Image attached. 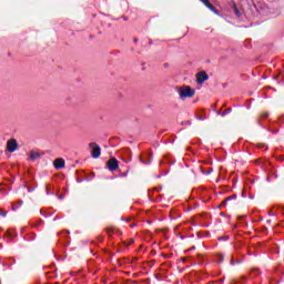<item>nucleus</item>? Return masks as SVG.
I'll return each mask as SVG.
<instances>
[{
	"label": "nucleus",
	"mask_w": 284,
	"mask_h": 284,
	"mask_svg": "<svg viewBox=\"0 0 284 284\" xmlns=\"http://www.w3.org/2000/svg\"><path fill=\"white\" fill-rule=\"evenodd\" d=\"M196 94V91H194L191 87L183 85L179 90V95L182 101H185V99H192Z\"/></svg>",
	"instance_id": "1"
},
{
	"label": "nucleus",
	"mask_w": 284,
	"mask_h": 284,
	"mask_svg": "<svg viewBox=\"0 0 284 284\" xmlns=\"http://www.w3.org/2000/svg\"><path fill=\"white\" fill-rule=\"evenodd\" d=\"M89 148H92L91 156L93 159H99V156H101V146H99L95 142H91Z\"/></svg>",
	"instance_id": "2"
},
{
	"label": "nucleus",
	"mask_w": 284,
	"mask_h": 284,
	"mask_svg": "<svg viewBox=\"0 0 284 284\" xmlns=\"http://www.w3.org/2000/svg\"><path fill=\"white\" fill-rule=\"evenodd\" d=\"M106 168L110 170V172H114L119 169V160L116 158H112L106 162Z\"/></svg>",
	"instance_id": "3"
},
{
	"label": "nucleus",
	"mask_w": 284,
	"mask_h": 284,
	"mask_svg": "<svg viewBox=\"0 0 284 284\" xmlns=\"http://www.w3.org/2000/svg\"><path fill=\"white\" fill-rule=\"evenodd\" d=\"M207 79H210V75H207L205 71H201L196 74V81L200 85H203Z\"/></svg>",
	"instance_id": "4"
},
{
	"label": "nucleus",
	"mask_w": 284,
	"mask_h": 284,
	"mask_svg": "<svg viewBox=\"0 0 284 284\" xmlns=\"http://www.w3.org/2000/svg\"><path fill=\"white\" fill-rule=\"evenodd\" d=\"M17 148H19V143L14 139H10L7 142L8 152H17Z\"/></svg>",
	"instance_id": "5"
},
{
	"label": "nucleus",
	"mask_w": 284,
	"mask_h": 284,
	"mask_svg": "<svg viewBox=\"0 0 284 284\" xmlns=\"http://www.w3.org/2000/svg\"><path fill=\"white\" fill-rule=\"evenodd\" d=\"M266 14H273V17H278L281 14V8L271 6L267 8Z\"/></svg>",
	"instance_id": "6"
},
{
	"label": "nucleus",
	"mask_w": 284,
	"mask_h": 284,
	"mask_svg": "<svg viewBox=\"0 0 284 284\" xmlns=\"http://www.w3.org/2000/svg\"><path fill=\"white\" fill-rule=\"evenodd\" d=\"M53 165H54L55 170H63V168H65V160L58 158L53 162Z\"/></svg>",
	"instance_id": "7"
},
{
	"label": "nucleus",
	"mask_w": 284,
	"mask_h": 284,
	"mask_svg": "<svg viewBox=\"0 0 284 284\" xmlns=\"http://www.w3.org/2000/svg\"><path fill=\"white\" fill-rule=\"evenodd\" d=\"M41 154L39 152L31 151L30 153V161H37V159H40Z\"/></svg>",
	"instance_id": "8"
},
{
	"label": "nucleus",
	"mask_w": 284,
	"mask_h": 284,
	"mask_svg": "<svg viewBox=\"0 0 284 284\" xmlns=\"http://www.w3.org/2000/svg\"><path fill=\"white\" fill-rule=\"evenodd\" d=\"M260 274H261V271L258 268H253L251 271L250 276H251V278H256V276H258Z\"/></svg>",
	"instance_id": "9"
},
{
	"label": "nucleus",
	"mask_w": 284,
	"mask_h": 284,
	"mask_svg": "<svg viewBox=\"0 0 284 284\" xmlns=\"http://www.w3.org/2000/svg\"><path fill=\"white\" fill-rule=\"evenodd\" d=\"M206 8H209V10H211V12H214V14H219V9H216V7L214 4L211 3Z\"/></svg>",
	"instance_id": "10"
},
{
	"label": "nucleus",
	"mask_w": 284,
	"mask_h": 284,
	"mask_svg": "<svg viewBox=\"0 0 284 284\" xmlns=\"http://www.w3.org/2000/svg\"><path fill=\"white\" fill-rule=\"evenodd\" d=\"M233 199H236V195L227 196V197L222 202V205H226V203H227L229 201H233Z\"/></svg>",
	"instance_id": "11"
},
{
	"label": "nucleus",
	"mask_w": 284,
	"mask_h": 284,
	"mask_svg": "<svg viewBox=\"0 0 284 284\" xmlns=\"http://www.w3.org/2000/svg\"><path fill=\"white\" fill-rule=\"evenodd\" d=\"M223 261H225V255H223V254H220V255H217V263H223Z\"/></svg>",
	"instance_id": "12"
},
{
	"label": "nucleus",
	"mask_w": 284,
	"mask_h": 284,
	"mask_svg": "<svg viewBox=\"0 0 284 284\" xmlns=\"http://www.w3.org/2000/svg\"><path fill=\"white\" fill-rule=\"evenodd\" d=\"M217 241H230V235L220 236Z\"/></svg>",
	"instance_id": "13"
},
{
	"label": "nucleus",
	"mask_w": 284,
	"mask_h": 284,
	"mask_svg": "<svg viewBox=\"0 0 284 284\" xmlns=\"http://www.w3.org/2000/svg\"><path fill=\"white\" fill-rule=\"evenodd\" d=\"M27 187L28 192H34L37 190V185L33 187H28V185H24Z\"/></svg>",
	"instance_id": "14"
},
{
	"label": "nucleus",
	"mask_w": 284,
	"mask_h": 284,
	"mask_svg": "<svg viewBox=\"0 0 284 284\" xmlns=\"http://www.w3.org/2000/svg\"><path fill=\"white\" fill-rule=\"evenodd\" d=\"M23 205V200L18 201V206L13 207V210H17Z\"/></svg>",
	"instance_id": "15"
},
{
	"label": "nucleus",
	"mask_w": 284,
	"mask_h": 284,
	"mask_svg": "<svg viewBox=\"0 0 284 284\" xmlns=\"http://www.w3.org/2000/svg\"><path fill=\"white\" fill-rule=\"evenodd\" d=\"M232 112V109H226L225 112L222 113V116H225Z\"/></svg>",
	"instance_id": "16"
},
{
	"label": "nucleus",
	"mask_w": 284,
	"mask_h": 284,
	"mask_svg": "<svg viewBox=\"0 0 284 284\" xmlns=\"http://www.w3.org/2000/svg\"><path fill=\"white\" fill-rule=\"evenodd\" d=\"M234 12H235L236 17H241V11H239V9L236 7L234 8Z\"/></svg>",
	"instance_id": "17"
},
{
	"label": "nucleus",
	"mask_w": 284,
	"mask_h": 284,
	"mask_svg": "<svg viewBox=\"0 0 284 284\" xmlns=\"http://www.w3.org/2000/svg\"><path fill=\"white\" fill-rule=\"evenodd\" d=\"M203 4L207 8L211 3H210V0H204L203 1Z\"/></svg>",
	"instance_id": "18"
},
{
	"label": "nucleus",
	"mask_w": 284,
	"mask_h": 284,
	"mask_svg": "<svg viewBox=\"0 0 284 284\" xmlns=\"http://www.w3.org/2000/svg\"><path fill=\"white\" fill-rule=\"evenodd\" d=\"M64 197H65V195H63V194H60V195L58 196V199H59L60 201H63Z\"/></svg>",
	"instance_id": "19"
},
{
	"label": "nucleus",
	"mask_w": 284,
	"mask_h": 284,
	"mask_svg": "<svg viewBox=\"0 0 284 284\" xmlns=\"http://www.w3.org/2000/svg\"><path fill=\"white\" fill-rule=\"evenodd\" d=\"M263 119H267V116H270V113H264L262 114Z\"/></svg>",
	"instance_id": "20"
},
{
	"label": "nucleus",
	"mask_w": 284,
	"mask_h": 284,
	"mask_svg": "<svg viewBox=\"0 0 284 284\" xmlns=\"http://www.w3.org/2000/svg\"><path fill=\"white\" fill-rule=\"evenodd\" d=\"M45 192H47L48 195L54 194V193L50 192V189H48V187L45 189Z\"/></svg>",
	"instance_id": "21"
},
{
	"label": "nucleus",
	"mask_w": 284,
	"mask_h": 284,
	"mask_svg": "<svg viewBox=\"0 0 284 284\" xmlns=\"http://www.w3.org/2000/svg\"><path fill=\"white\" fill-rule=\"evenodd\" d=\"M7 214H8V213H6V212H3V211L0 210V215H1V216H7Z\"/></svg>",
	"instance_id": "22"
},
{
	"label": "nucleus",
	"mask_w": 284,
	"mask_h": 284,
	"mask_svg": "<svg viewBox=\"0 0 284 284\" xmlns=\"http://www.w3.org/2000/svg\"><path fill=\"white\" fill-rule=\"evenodd\" d=\"M197 120H199V121H205V118H203V116H197Z\"/></svg>",
	"instance_id": "23"
},
{
	"label": "nucleus",
	"mask_w": 284,
	"mask_h": 284,
	"mask_svg": "<svg viewBox=\"0 0 284 284\" xmlns=\"http://www.w3.org/2000/svg\"><path fill=\"white\" fill-rule=\"evenodd\" d=\"M225 282V278H220L219 280V283H224Z\"/></svg>",
	"instance_id": "24"
},
{
	"label": "nucleus",
	"mask_w": 284,
	"mask_h": 284,
	"mask_svg": "<svg viewBox=\"0 0 284 284\" xmlns=\"http://www.w3.org/2000/svg\"><path fill=\"white\" fill-rule=\"evenodd\" d=\"M231 265H236V262H234V260H231Z\"/></svg>",
	"instance_id": "25"
},
{
	"label": "nucleus",
	"mask_w": 284,
	"mask_h": 284,
	"mask_svg": "<svg viewBox=\"0 0 284 284\" xmlns=\"http://www.w3.org/2000/svg\"><path fill=\"white\" fill-rule=\"evenodd\" d=\"M59 219H61V217H59V216H55V217L53 219V221H59Z\"/></svg>",
	"instance_id": "26"
},
{
	"label": "nucleus",
	"mask_w": 284,
	"mask_h": 284,
	"mask_svg": "<svg viewBox=\"0 0 284 284\" xmlns=\"http://www.w3.org/2000/svg\"><path fill=\"white\" fill-rule=\"evenodd\" d=\"M270 216H276V214H274V213H270Z\"/></svg>",
	"instance_id": "27"
},
{
	"label": "nucleus",
	"mask_w": 284,
	"mask_h": 284,
	"mask_svg": "<svg viewBox=\"0 0 284 284\" xmlns=\"http://www.w3.org/2000/svg\"><path fill=\"white\" fill-rule=\"evenodd\" d=\"M186 125H192V122H186Z\"/></svg>",
	"instance_id": "28"
},
{
	"label": "nucleus",
	"mask_w": 284,
	"mask_h": 284,
	"mask_svg": "<svg viewBox=\"0 0 284 284\" xmlns=\"http://www.w3.org/2000/svg\"><path fill=\"white\" fill-rule=\"evenodd\" d=\"M139 39H134V43H138Z\"/></svg>",
	"instance_id": "29"
},
{
	"label": "nucleus",
	"mask_w": 284,
	"mask_h": 284,
	"mask_svg": "<svg viewBox=\"0 0 284 284\" xmlns=\"http://www.w3.org/2000/svg\"><path fill=\"white\" fill-rule=\"evenodd\" d=\"M260 148H262V149H263V148H265V145H262V146H260Z\"/></svg>",
	"instance_id": "30"
},
{
	"label": "nucleus",
	"mask_w": 284,
	"mask_h": 284,
	"mask_svg": "<svg viewBox=\"0 0 284 284\" xmlns=\"http://www.w3.org/2000/svg\"><path fill=\"white\" fill-rule=\"evenodd\" d=\"M131 227H134V224H131Z\"/></svg>",
	"instance_id": "31"
},
{
	"label": "nucleus",
	"mask_w": 284,
	"mask_h": 284,
	"mask_svg": "<svg viewBox=\"0 0 284 284\" xmlns=\"http://www.w3.org/2000/svg\"><path fill=\"white\" fill-rule=\"evenodd\" d=\"M243 282L245 283V278L243 280Z\"/></svg>",
	"instance_id": "32"
}]
</instances>
